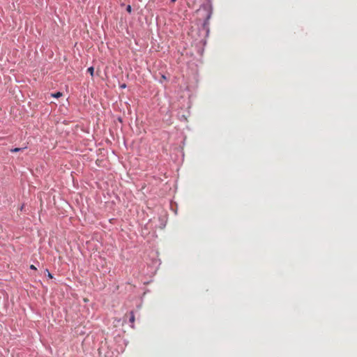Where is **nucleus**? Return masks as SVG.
I'll return each instance as SVG.
<instances>
[{
    "label": "nucleus",
    "instance_id": "6e6552de",
    "mask_svg": "<svg viewBox=\"0 0 357 357\" xmlns=\"http://www.w3.org/2000/svg\"><path fill=\"white\" fill-rule=\"evenodd\" d=\"M176 0H171L172 3H174Z\"/></svg>",
    "mask_w": 357,
    "mask_h": 357
},
{
    "label": "nucleus",
    "instance_id": "20e7f679",
    "mask_svg": "<svg viewBox=\"0 0 357 357\" xmlns=\"http://www.w3.org/2000/svg\"><path fill=\"white\" fill-rule=\"evenodd\" d=\"M126 10L130 13L132 12V8H131V6L128 5L127 7H126Z\"/></svg>",
    "mask_w": 357,
    "mask_h": 357
},
{
    "label": "nucleus",
    "instance_id": "1a4fd4ad",
    "mask_svg": "<svg viewBox=\"0 0 357 357\" xmlns=\"http://www.w3.org/2000/svg\"><path fill=\"white\" fill-rule=\"evenodd\" d=\"M121 87H122V88H125V87H126V85H125V84H123V85H122V86H121Z\"/></svg>",
    "mask_w": 357,
    "mask_h": 357
},
{
    "label": "nucleus",
    "instance_id": "7ed1b4c3",
    "mask_svg": "<svg viewBox=\"0 0 357 357\" xmlns=\"http://www.w3.org/2000/svg\"><path fill=\"white\" fill-rule=\"evenodd\" d=\"M87 71L91 74V76L93 75L94 68L93 67H90L87 69Z\"/></svg>",
    "mask_w": 357,
    "mask_h": 357
},
{
    "label": "nucleus",
    "instance_id": "f03ea898",
    "mask_svg": "<svg viewBox=\"0 0 357 357\" xmlns=\"http://www.w3.org/2000/svg\"><path fill=\"white\" fill-rule=\"evenodd\" d=\"M62 96V93L61 92H57L56 93H52V96L54 97V98H59Z\"/></svg>",
    "mask_w": 357,
    "mask_h": 357
},
{
    "label": "nucleus",
    "instance_id": "423d86ee",
    "mask_svg": "<svg viewBox=\"0 0 357 357\" xmlns=\"http://www.w3.org/2000/svg\"><path fill=\"white\" fill-rule=\"evenodd\" d=\"M30 268L32 269V270H34V271L37 270L36 267L34 265H31L30 266Z\"/></svg>",
    "mask_w": 357,
    "mask_h": 357
},
{
    "label": "nucleus",
    "instance_id": "0eeeda50",
    "mask_svg": "<svg viewBox=\"0 0 357 357\" xmlns=\"http://www.w3.org/2000/svg\"><path fill=\"white\" fill-rule=\"evenodd\" d=\"M47 273H48V277H49L50 278H52V274L48 271V270H47Z\"/></svg>",
    "mask_w": 357,
    "mask_h": 357
},
{
    "label": "nucleus",
    "instance_id": "f257e3e1",
    "mask_svg": "<svg viewBox=\"0 0 357 357\" xmlns=\"http://www.w3.org/2000/svg\"><path fill=\"white\" fill-rule=\"evenodd\" d=\"M135 314H134V312L132 311V312H130V319H129V321H130V322L132 324H133L134 322H135Z\"/></svg>",
    "mask_w": 357,
    "mask_h": 357
},
{
    "label": "nucleus",
    "instance_id": "39448f33",
    "mask_svg": "<svg viewBox=\"0 0 357 357\" xmlns=\"http://www.w3.org/2000/svg\"><path fill=\"white\" fill-rule=\"evenodd\" d=\"M21 150L20 148H15L10 150L11 152H18Z\"/></svg>",
    "mask_w": 357,
    "mask_h": 357
}]
</instances>
